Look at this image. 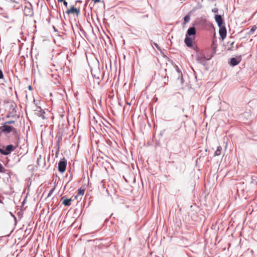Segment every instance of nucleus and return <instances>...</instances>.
<instances>
[{
    "instance_id": "nucleus-3",
    "label": "nucleus",
    "mask_w": 257,
    "mask_h": 257,
    "mask_svg": "<svg viewBox=\"0 0 257 257\" xmlns=\"http://www.w3.org/2000/svg\"><path fill=\"white\" fill-rule=\"evenodd\" d=\"M15 148L14 145L12 144L7 146L6 147L4 146L3 148L0 147V153L3 155H8L14 151Z\"/></svg>"
},
{
    "instance_id": "nucleus-21",
    "label": "nucleus",
    "mask_w": 257,
    "mask_h": 257,
    "mask_svg": "<svg viewBox=\"0 0 257 257\" xmlns=\"http://www.w3.org/2000/svg\"><path fill=\"white\" fill-rule=\"evenodd\" d=\"M178 80H180V83H181V84H183L184 80H183V74H180V75H178Z\"/></svg>"
},
{
    "instance_id": "nucleus-40",
    "label": "nucleus",
    "mask_w": 257,
    "mask_h": 257,
    "mask_svg": "<svg viewBox=\"0 0 257 257\" xmlns=\"http://www.w3.org/2000/svg\"><path fill=\"white\" fill-rule=\"evenodd\" d=\"M111 142L110 141H109V142L108 143V144H109V145H110V144H111Z\"/></svg>"
},
{
    "instance_id": "nucleus-10",
    "label": "nucleus",
    "mask_w": 257,
    "mask_h": 257,
    "mask_svg": "<svg viewBox=\"0 0 257 257\" xmlns=\"http://www.w3.org/2000/svg\"><path fill=\"white\" fill-rule=\"evenodd\" d=\"M66 13L67 14H70L71 13L76 14L77 16L80 14V8H74L73 6H71L70 9L68 10Z\"/></svg>"
},
{
    "instance_id": "nucleus-14",
    "label": "nucleus",
    "mask_w": 257,
    "mask_h": 257,
    "mask_svg": "<svg viewBox=\"0 0 257 257\" xmlns=\"http://www.w3.org/2000/svg\"><path fill=\"white\" fill-rule=\"evenodd\" d=\"M256 29L257 27L255 25L252 26L250 30L246 33V37H249L250 35H252Z\"/></svg>"
},
{
    "instance_id": "nucleus-22",
    "label": "nucleus",
    "mask_w": 257,
    "mask_h": 257,
    "mask_svg": "<svg viewBox=\"0 0 257 257\" xmlns=\"http://www.w3.org/2000/svg\"><path fill=\"white\" fill-rule=\"evenodd\" d=\"M84 191H85L84 189L80 188L78 190V195L82 196L84 193Z\"/></svg>"
},
{
    "instance_id": "nucleus-18",
    "label": "nucleus",
    "mask_w": 257,
    "mask_h": 257,
    "mask_svg": "<svg viewBox=\"0 0 257 257\" xmlns=\"http://www.w3.org/2000/svg\"><path fill=\"white\" fill-rule=\"evenodd\" d=\"M221 150H222V148L220 146L217 147V149L214 153V156H219L221 154Z\"/></svg>"
},
{
    "instance_id": "nucleus-43",
    "label": "nucleus",
    "mask_w": 257,
    "mask_h": 257,
    "mask_svg": "<svg viewBox=\"0 0 257 257\" xmlns=\"http://www.w3.org/2000/svg\"><path fill=\"white\" fill-rule=\"evenodd\" d=\"M2 11V9L0 8V12Z\"/></svg>"
},
{
    "instance_id": "nucleus-1",
    "label": "nucleus",
    "mask_w": 257,
    "mask_h": 257,
    "mask_svg": "<svg viewBox=\"0 0 257 257\" xmlns=\"http://www.w3.org/2000/svg\"><path fill=\"white\" fill-rule=\"evenodd\" d=\"M3 106L5 110L8 112H17V105L12 101H5L4 102Z\"/></svg>"
},
{
    "instance_id": "nucleus-38",
    "label": "nucleus",
    "mask_w": 257,
    "mask_h": 257,
    "mask_svg": "<svg viewBox=\"0 0 257 257\" xmlns=\"http://www.w3.org/2000/svg\"><path fill=\"white\" fill-rule=\"evenodd\" d=\"M164 130L163 131H161V134H161V135H163V132H164Z\"/></svg>"
},
{
    "instance_id": "nucleus-12",
    "label": "nucleus",
    "mask_w": 257,
    "mask_h": 257,
    "mask_svg": "<svg viewBox=\"0 0 257 257\" xmlns=\"http://www.w3.org/2000/svg\"><path fill=\"white\" fill-rule=\"evenodd\" d=\"M184 42L188 47L192 48L193 47L192 39L190 37L185 36Z\"/></svg>"
},
{
    "instance_id": "nucleus-11",
    "label": "nucleus",
    "mask_w": 257,
    "mask_h": 257,
    "mask_svg": "<svg viewBox=\"0 0 257 257\" xmlns=\"http://www.w3.org/2000/svg\"><path fill=\"white\" fill-rule=\"evenodd\" d=\"M196 33V29L194 26L191 27L188 29L186 36L190 37L191 36L195 35Z\"/></svg>"
},
{
    "instance_id": "nucleus-17",
    "label": "nucleus",
    "mask_w": 257,
    "mask_h": 257,
    "mask_svg": "<svg viewBox=\"0 0 257 257\" xmlns=\"http://www.w3.org/2000/svg\"><path fill=\"white\" fill-rule=\"evenodd\" d=\"M183 19H184V22L183 23V27H184L185 25L186 24V23H187L190 21V17L189 15H187L184 17Z\"/></svg>"
},
{
    "instance_id": "nucleus-34",
    "label": "nucleus",
    "mask_w": 257,
    "mask_h": 257,
    "mask_svg": "<svg viewBox=\"0 0 257 257\" xmlns=\"http://www.w3.org/2000/svg\"><path fill=\"white\" fill-rule=\"evenodd\" d=\"M76 3H82V1H80V0H77L76 2Z\"/></svg>"
},
{
    "instance_id": "nucleus-29",
    "label": "nucleus",
    "mask_w": 257,
    "mask_h": 257,
    "mask_svg": "<svg viewBox=\"0 0 257 257\" xmlns=\"http://www.w3.org/2000/svg\"><path fill=\"white\" fill-rule=\"evenodd\" d=\"M38 108L39 109V110L38 109V110H36L38 111L39 112L45 113V111L40 107H39Z\"/></svg>"
},
{
    "instance_id": "nucleus-24",
    "label": "nucleus",
    "mask_w": 257,
    "mask_h": 257,
    "mask_svg": "<svg viewBox=\"0 0 257 257\" xmlns=\"http://www.w3.org/2000/svg\"><path fill=\"white\" fill-rule=\"evenodd\" d=\"M176 71L178 73V75H180V74H182L181 70L179 69L178 66H176Z\"/></svg>"
},
{
    "instance_id": "nucleus-41",
    "label": "nucleus",
    "mask_w": 257,
    "mask_h": 257,
    "mask_svg": "<svg viewBox=\"0 0 257 257\" xmlns=\"http://www.w3.org/2000/svg\"><path fill=\"white\" fill-rule=\"evenodd\" d=\"M214 53H215V47H214Z\"/></svg>"
},
{
    "instance_id": "nucleus-26",
    "label": "nucleus",
    "mask_w": 257,
    "mask_h": 257,
    "mask_svg": "<svg viewBox=\"0 0 257 257\" xmlns=\"http://www.w3.org/2000/svg\"><path fill=\"white\" fill-rule=\"evenodd\" d=\"M54 188H52L49 192L48 195H47V197H50L53 193L54 190Z\"/></svg>"
},
{
    "instance_id": "nucleus-4",
    "label": "nucleus",
    "mask_w": 257,
    "mask_h": 257,
    "mask_svg": "<svg viewBox=\"0 0 257 257\" xmlns=\"http://www.w3.org/2000/svg\"><path fill=\"white\" fill-rule=\"evenodd\" d=\"M15 148L14 145L12 144L7 146L6 147L4 146L3 148L0 147V153L3 155H8L14 151Z\"/></svg>"
},
{
    "instance_id": "nucleus-25",
    "label": "nucleus",
    "mask_w": 257,
    "mask_h": 257,
    "mask_svg": "<svg viewBox=\"0 0 257 257\" xmlns=\"http://www.w3.org/2000/svg\"><path fill=\"white\" fill-rule=\"evenodd\" d=\"M15 122V120H9V121H7L6 122H5L4 123L5 124H12V123H14Z\"/></svg>"
},
{
    "instance_id": "nucleus-9",
    "label": "nucleus",
    "mask_w": 257,
    "mask_h": 257,
    "mask_svg": "<svg viewBox=\"0 0 257 257\" xmlns=\"http://www.w3.org/2000/svg\"><path fill=\"white\" fill-rule=\"evenodd\" d=\"M214 18L218 26L225 25L224 21L220 15H215Z\"/></svg>"
},
{
    "instance_id": "nucleus-35",
    "label": "nucleus",
    "mask_w": 257,
    "mask_h": 257,
    "mask_svg": "<svg viewBox=\"0 0 257 257\" xmlns=\"http://www.w3.org/2000/svg\"><path fill=\"white\" fill-rule=\"evenodd\" d=\"M60 117L62 118L64 116V115L63 114H59V115Z\"/></svg>"
},
{
    "instance_id": "nucleus-16",
    "label": "nucleus",
    "mask_w": 257,
    "mask_h": 257,
    "mask_svg": "<svg viewBox=\"0 0 257 257\" xmlns=\"http://www.w3.org/2000/svg\"><path fill=\"white\" fill-rule=\"evenodd\" d=\"M95 114H96V116H94V115L91 116V115H90L89 117H90V118L91 121L94 120L95 122L97 123L99 121L98 119L99 118V113H95Z\"/></svg>"
},
{
    "instance_id": "nucleus-6",
    "label": "nucleus",
    "mask_w": 257,
    "mask_h": 257,
    "mask_svg": "<svg viewBox=\"0 0 257 257\" xmlns=\"http://www.w3.org/2000/svg\"><path fill=\"white\" fill-rule=\"evenodd\" d=\"M219 29V34L220 37V38L223 40H224L226 37L227 34V31L225 25H222L220 26H218Z\"/></svg>"
},
{
    "instance_id": "nucleus-27",
    "label": "nucleus",
    "mask_w": 257,
    "mask_h": 257,
    "mask_svg": "<svg viewBox=\"0 0 257 257\" xmlns=\"http://www.w3.org/2000/svg\"><path fill=\"white\" fill-rule=\"evenodd\" d=\"M4 78V74L3 71L1 69H0V79H3Z\"/></svg>"
},
{
    "instance_id": "nucleus-28",
    "label": "nucleus",
    "mask_w": 257,
    "mask_h": 257,
    "mask_svg": "<svg viewBox=\"0 0 257 257\" xmlns=\"http://www.w3.org/2000/svg\"><path fill=\"white\" fill-rule=\"evenodd\" d=\"M212 12L214 13H217L218 12V10L217 8H214L212 10Z\"/></svg>"
},
{
    "instance_id": "nucleus-32",
    "label": "nucleus",
    "mask_w": 257,
    "mask_h": 257,
    "mask_svg": "<svg viewBox=\"0 0 257 257\" xmlns=\"http://www.w3.org/2000/svg\"><path fill=\"white\" fill-rule=\"evenodd\" d=\"M11 116H14V115H10V113H9L8 115L6 116L7 117H10Z\"/></svg>"
},
{
    "instance_id": "nucleus-2",
    "label": "nucleus",
    "mask_w": 257,
    "mask_h": 257,
    "mask_svg": "<svg viewBox=\"0 0 257 257\" xmlns=\"http://www.w3.org/2000/svg\"><path fill=\"white\" fill-rule=\"evenodd\" d=\"M212 57V56H210L209 57L206 58L203 53L198 52L196 56V60L200 64L205 66L207 61L210 60Z\"/></svg>"
},
{
    "instance_id": "nucleus-20",
    "label": "nucleus",
    "mask_w": 257,
    "mask_h": 257,
    "mask_svg": "<svg viewBox=\"0 0 257 257\" xmlns=\"http://www.w3.org/2000/svg\"><path fill=\"white\" fill-rule=\"evenodd\" d=\"M151 44L152 46H155L159 51L161 50V47L159 46V45L157 43L151 42Z\"/></svg>"
},
{
    "instance_id": "nucleus-39",
    "label": "nucleus",
    "mask_w": 257,
    "mask_h": 257,
    "mask_svg": "<svg viewBox=\"0 0 257 257\" xmlns=\"http://www.w3.org/2000/svg\"><path fill=\"white\" fill-rule=\"evenodd\" d=\"M62 1H64V0H58V2H61V3H62Z\"/></svg>"
},
{
    "instance_id": "nucleus-31",
    "label": "nucleus",
    "mask_w": 257,
    "mask_h": 257,
    "mask_svg": "<svg viewBox=\"0 0 257 257\" xmlns=\"http://www.w3.org/2000/svg\"><path fill=\"white\" fill-rule=\"evenodd\" d=\"M92 1H93L94 3L100 2V0H92Z\"/></svg>"
},
{
    "instance_id": "nucleus-45",
    "label": "nucleus",
    "mask_w": 257,
    "mask_h": 257,
    "mask_svg": "<svg viewBox=\"0 0 257 257\" xmlns=\"http://www.w3.org/2000/svg\"><path fill=\"white\" fill-rule=\"evenodd\" d=\"M135 113H134V114L132 115V117H134L135 116Z\"/></svg>"
},
{
    "instance_id": "nucleus-37",
    "label": "nucleus",
    "mask_w": 257,
    "mask_h": 257,
    "mask_svg": "<svg viewBox=\"0 0 257 257\" xmlns=\"http://www.w3.org/2000/svg\"><path fill=\"white\" fill-rule=\"evenodd\" d=\"M144 115H145V116L146 118H148V115H147V113H144Z\"/></svg>"
},
{
    "instance_id": "nucleus-44",
    "label": "nucleus",
    "mask_w": 257,
    "mask_h": 257,
    "mask_svg": "<svg viewBox=\"0 0 257 257\" xmlns=\"http://www.w3.org/2000/svg\"><path fill=\"white\" fill-rule=\"evenodd\" d=\"M50 22V19H49V20H48V23H49Z\"/></svg>"
},
{
    "instance_id": "nucleus-7",
    "label": "nucleus",
    "mask_w": 257,
    "mask_h": 257,
    "mask_svg": "<svg viewBox=\"0 0 257 257\" xmlns=\"http://www.w3.org/2000/svg\"><path fill=\"white\" fill-rule=\"evenodd\" d=\"M13 126H10L8 124H5L4 123L3 124V125L2 126H0V131L2 132L3 133L9 134L11 132V131L13 130Z\"/></svg>"
},
{
    "instance_id": "nucleus-30",
    "label": "nucleus",
    "mask_w": 257,
    "mask_h": 257,
    "mask_svg": "<svg viewBox=\"0 0 257 257\" xmlns=\"http://www.w3.org/2000/svg\"><path fill=\"white\" fill-rule=\"evenodd\" d=\"M62 3H63L64 5L67 7V5H68V3L65 1V0H64V1H62Z\"/></svg>"
},
{
    "instance_id": "nucleus-36",
    "label": "nucleus",
    "mask_w": 257,
    "mask_h": 257,
    "mask_svg": "<svg viewBox=\"0 0 257 257\" xmlns=\"http://www.w3.org/2000/svg\"><path fill=\"white\" fill-rule=\"evenodd\" d=\"M53 29L54 30V31H55V32H57V29H56V28L55 27V26H53Z\"/></svg>"
},
{
    "instance_id": "nucleus-8",
    "label": "nucleus",
    "mask_w": 257,
    "mask_h": 257,
    "mask_svg": "<svg viewBox=\"0 0 257 257\" xmlns=\"http://www.w3.org/2000/svg\"><path fill=\"white\" fill-rule=\"evenodd\" d=\"M241 56H239L238 58L232 57L230 59L229 64L230 66L234 67L238 65L241 61Z\"/></svg>"
},
{
    "instance_id": "nucleus-42",
    "label": "nucleus",
    "mask_w": 257,
    "mask_h": 257,
    "mask_svg": "<svg viewBox=\"0 0 257 257\" xmlns=\"http://www.w3.org/2000/svg\"><path fill=\"white\" fill-rule=\"evenodd\" d=\"M77 196H75V199H77Z\"/></svg>"
},
{
    "instance_id": "nucleus-5",
    "label": "nucleus",
    "mask_w": 257,
    "mask_h": 257,
    "mask_svg": "<svg viewBox=\"0 0 257 257\" xmlns=\"http://www.w3.org/2000/svg\"><path fill=\"white\" fill-rule=\"evenodd\" d=\"M67 165L66 160L63 158L58 163V170L61 173H63L66 170Z\"/></svg>"
},
{
    "instance_id": "nucleus-19",
    "label": "nucleus",
    "mask_w": 257,
    "mask_h": 257,
    "mask_svg": "<svg viewBox=\"0 0 257 257\" xmlns=\"http://www.w3.org/2000/svg\"><path fill=\"white\" fill-rule=\"evenodd\" d=\"M7 171V170L3 166L2 164L0 163V172L1 173H6Z\"/></svg>"
},
{
    "instance_id": "nucleus-23",
    "label": "nucleus",
    "mask_w": 257,
    "mask_h": 257,
    "mask_svg": "<svg viewBox=\"0 0 257 257\" xmlns=\"http://www.w3.org/2000/svg\"><path fill=\"white\" fill-rule=\"evenodd\" d=\"M44 114L45 113H37L38 114V116L39 117H41L43 119H44L46 118V116L44 115Z\"/></svg>"
},
{
    "instance_id": "nucleus-13",
    "label": "nucleus",
    "mask_w": 257,
    "mask_h": 257,
    "mask_svg": "<svg viewBox=\"0 0 257 257\" xmlns=\"http://www.w3.org/2000/svg\"><path fill=\"white\" fill-rule=\"evenodd\" d=\"M12 134L14 136L15 138L17 140V146H18L19 143V134L18 132V130L15 128L14 127L13 128V130L11 131Z\"/></svg>"
},
{
    "instance_id": "nucleus-15",
    "label": "nucleus",
    "mask_w": 257,
    "mask_h": 257,
    "mask_svg": "<svg viewBox=\"0 0 257 257\" xmlns=\"http://www.w3.org/2000/svg\"><path fill=\"white\" fill-rule=\"evenodd\" d=\"M64 197H62V199L63 200V204H64L65 206H69L71 204V202L72 201L71 199H64Z\"/></svg>"
},
{
    "instance_id": "nucleus-33",
    "label": "nucleus",
    "mask_w": 257,
    "mask_h": 257,
    "mask_svg": "<svg viewBox=\"0 0 257 257\" xmlns=\"http://www.w3.org/2000/svg\"><path fill=\"white\" fill-rule=\"evenodd\" d=\"M28 88L29 90H32V86L31 85H29V87H28Z\"/></svg>"
}]
</instances>
